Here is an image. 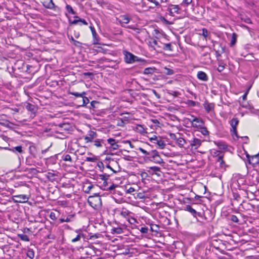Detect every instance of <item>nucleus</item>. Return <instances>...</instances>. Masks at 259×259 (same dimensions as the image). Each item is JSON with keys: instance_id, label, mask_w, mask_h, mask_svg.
<instances>
[{"instance_id": "nucleus-1", "label": "nucleus", "mask_w": 259, "mask_h": 259, "mask_svg": "<svg viewBox=\"0 0 259 259\" xmlns=\"http://www.w3.org/2000/svg\"><path fill=\"white\" fill-rule=\"evenodd\" d=\"M88 202L92 207L96 210H99L102 206L101 197L97 194L90 196L88 199Z\"/></svg>"}, {"instance_id": "nucleus-2", "label": "nucleus", "mask_w": 259, "mask_h": 259, "mask_svg": "<svg viewBox=\"0 0 259 259\" xmlns=\"http://www.w3.org/2000/svg\"><path fill=\"white\" fill-rule=\"evenodd\" d=\"M13 192V189L1 187V204H6L7 202H11L13 198L11 196Z\"/></svg>"}, {"instance_id": "nucleus-3", "label": "nucleus", "mask_w": 259, "mask_h": 259, "mask_svg": "<svg viewBox=\"0 0 259 259\" xmlns=\"http://www.w3.org/2000/svg\"><path fill=\"white\" fill-rule=\"evenodd\" d=\"M123 54L124 55V61L126 64H133L136 62H141L143 61L141 58H139L126 50L123 51Z\"/></svg>"}, {"instance_id": "nucleus-4", "label": "nucleus", "mask_w": 259, "mask_h": 259, "mask_svg": "<svg viewBox=\"0 0 259 259\" xmlns=\"http://www.w3.org/2000/svg\"><path fill=\"white\" fill-rule=\"evenodd\" d=\"M5 103V101H3V102H1V108H2L3 110H6V114L3 113V115L7 116L8 115H10L11 114H15L16 113H17L19 112V109L17 108H11L8 106H6L4 105V103Z\"/></svg>"}, {"instance_id": "nucleus-5", "label": "nucleus", "mask_w": 259, "mask_h": 259, "mask_svg": "<svg viewBox=\"0 0 259 259\" xmlns=\"http://www.w3.org/2000/svg\"><path fill=\"white\" fill-rule=\"evenodd\" d=\"M74 18H75V19L73 21L69 19V22L70 25L79 24L80 25H87L88 24V22L84 19H81L78 16H75Z\"/></svg>"}, {"instance_id": "nucleus-6", "label": "nucleus", "mask_w": 259, "mask_h": 259, "mask_svg": "<svg viewBox=\"0 0 259 259\" xmlns=\"http://www.w3.org/2000/svg\"><path fill=\"white\" fill-rule=\"evenodd\" d=\"M74 18H75V19L73 21L69 19V22L70 25L79 24L80 25H87L88 24V22L84 19H81L78 16H75Z\"/></svg>"}, {"instance_id": "nucleus-7", "label": "nucleus", "mask_w": 259, "mask_h": 259, "mask_svg": "<svg viewBox=\"0 0 259 259\" xmlns=\"http://www.w3.org/2000/svg\"><path fill=\"white\" fill-rule=\"evenodd\" d=\"M160 41H158L155 39H151L149 41L148 45L150 47L152 48L154 50L158 51L159 49H161L162 45L160 43Z\"/></svg>"}, {"instance_id": "nucleus-8", "label": "nucleus", "mask_w": 259, "mask_h": 259, "mask_svg": "<svg viewBox=\"0 0 259 259\" xmlns=\"http://www.w3.org/2000/svg\"><path fill=\"white\" fill-rule=\"evenodd\" d=\"M29 198L26 195H18L14 196L13 200L15 202L24 203L28 201Z\"/></svg>"}, {"instance_id": "nucleus-9", "label": "nucleus", "mask_w": 259, "mask_h": 259, "mask_svg": "<svg viewBox=\"0 0 259 259\" xmlns=\"http://www.w3.org/2000/svg\"><path fill=\"white\" fill-rule=\"evenodd\" d=\"M97 137V134L96 132L90 130L88 132V136L84 137V139L86 143L92 142H93V139Z\"/></svg>"}, {"instance_id": "nucleus-10", "label": "nucleus", "mask_w": 259, "mask_h": 259, "mask_svg": "<svg viewBox=\"0 0 259 259\" xmlns=\"http://www.w3.org/2000/svg\"><path fill=\"white\" fill-rule=\"evenodd\" d=\"M239 123V120L237 118H233L230 121V125L232 128L231 132L233 135L237 136V126Z\"/></svg>"}, {"instance_id": "nucleus-11", "label": "nucleus", "mask_w": 259, "mask_h": 259, "mask_svg": "<svg viewBox=\"0 0 259 259\" xmlns=\"http://www.w3.org/2000/svg\"><path fill=\"white\" fill-rule=\"evenodd\" d=\"M131 20V18L127 15H121L118 19L119 23L123 27V24H127Z\"/></svg>"}, {"instance_id": "nucleus-12", "label": "nucleus", "mask_w": 259, "mask_h": 259, "mask_svg": "<svg viewBox=\"0 0 259 259\" xmlns=\"http://www.w3.org/2000/svg\"><path fill=\"white\" fill-rule=\"evenodd\" d=\"M203 105L207 113H209L214 110V104L213 103H209L206 101L204 102Z\"/></svg>"}, {"instance_id": "nucleus-13", "label": "nucleus", "mask_w": 259, "mask_h": 259, "mask_svg": "<svg viewBox=\"0 0 259 259\" xmlns=\"http://www.w3.org/2000/svg\"><path fill=\"white\" fill-rule=\"evenodd\" d=\"M108 143L110 145L111 148L113 150H117L119 148L118 145L113 138H109L107 140Z\"/></svg>"}, {"instance_id": "nucleus-14", "label": "nucleus", "mask_w": 259, "mask_h": 259, "mask_svg": "<svg viewBox=\"0 0 259 259\" xmlns=\"http://www.w3.org/2000/svg\"><path fill=\"white\" fill-rule=\"evenodd\" d=\"M75 232L77 233L78 234H77V235L74 238H73L71 240V242L72 243H74V242H77V241H79L81 240V238H83L84 237L83 234L80 230H76L75 231Z\"/></svg>"}, {"instance_id": "nucleus-15", "label": "nucleus", "mask_w": 259, "mask_h": 259, "mask_svg": "<svg viewBox=\"0 0 259 259\" xmlns=\"http://www.w3.org/2000/svg\"><path fill=\"white\" fill-rule=\"evenodd\" d=\"M247 157L248 158V161L249 164L254 165L257 163V155L250 156L249 155L247 154Z\"/></svg>"}, {"instance_id": "nucleus-16", "label": "nucleus", "mask_w": 259, "mask_h": 259, "mask_svg": "<svg viewBox=\"0 0 259 259\" xmlns=\"http://www.w3.org/2000/svg\"><path fill=\"white\" fill-rule=\"evenodd\" d=\"M43 5L48 9H54L55 8V4L53 0H46L43 3Z\"/></svg>"}, {"instance_id": "nucleus-17", "label": "nucleus", "mask_w": 259, "mask_h": 259, "mask_svg": "<svg viewBox=\"0 0 259 259\" xmlns=\"http://www.w3.org/2000/svg\"><path fill=\"white\" fill-rule=\"evenodd\" d=\"M197 77L199 79L203 81H207L208 80V77L206 74L203 71H199L197 73Z\"/></svg>"}, {"instance_id": "nucleus-18", "label": "nucleus", "mask_w": 259, "mask_h": 259, "mask_svg": "<svg viewBox=\"0 0 259 259\" xmlns=\"http://www.w3.org/2000/svg\"><path fill=\"white\" fill-rule=\"evenodd\" d=\"M202 143V141L200 139L194 138L191 143V145L192 147H194L195 149L199 147Z\"/></svg>"}, {"instance_id": "nucleus-19", "label": "nucleus", "mask_w": 259, "mask_h": 259, "mask_svg": "<svg viewBox=\"0 0 259 259\" xmlns=\"http://www.w3.org/2000/svg\"><path fill=\"white\" fill-rule=\"evenodd\" d=\"M161 45H162L161 49L164 51H172V49L171 47V45L170 43L168 44H163L161 42H160Z\"/></svg>"}, {"instance_id": "nucleus-20", "label": "nucleus", "mask_w": 259, "mask_h": 259, "mask_svg": "<svg viewBox=\"0 0 259 259\" xmlns=\"http://www.w3.org/2000/svg\"><path fill=\"white\" fill-rule=\"evenodd\" d=\"M169 6L171 7V8H169V11L171 14L173 13H179L180 8L178 5H170Z\"/></svg>"}, {"instance_id": "nucleus-21", "label": "nucleus", "mask_w": 259, "mask_h": 259, "mask_svg": "<svg viewBox=\"0 0 259 259\" xmlns=\"http://www.w3.org/2000/svg\"><path fill=\"white\" fill-rule=\"evenodd\" d=\"M150 160L151 161H153V162H154L155 163L160 164V163H163V159L161 158V157H160L159 154L158 155L154 157L152 159H150Z\"/></svg>"}, {"instance_id": "nucleus-22", "label": "nucleus", "mask_w": 259, "mask_h": 259, "mask_svg": "<svg viewBox=\"0 0 259 259\" xmlns=\"http://www.w3.org/2000/svg\"><path fill=\"white\" fill-rule=\"evenodd\" d=\"M131 213H132V212L130 211L123 207L120 212V215L124 218L128 217Z\"/></svg>"}, {"instance_id": "nucleus-23", "label": "nucleus", "mask_w": 259, "mask_h": 259, "mask_svg": "<svg viewBox=\"0 0 259 259\" xmlns=\"http://www.w3.org/2000/svg\"><path fill=\"white\" fill-rule=\"evenodd\" d=\"M185 210H187L190 212L194 217H196L197 212L193 209L190 205H187L185 207Z\"/></svg>"}, {"instance_id": "nucleus-24", "label": "nucleus", "mask_w": 259, "mask_h": 259, "mask_svg": "<svg viewBox=\"0 0 259 259\" xmlns=\"http://www.w3.org/2000/svg\"><path fill=\"white\" fill-rule=\"evenodd\" d=\"M25 107L28 111H30L31 113H34L35 111V106L30 103H27Z\"/></svg>"}, {"instance_id": "nucleus-25", "label": "nucleus", "mask_w": 259, "mask_h": 259, "mask_svg": "<svg viewBox=\"0 0 259 259\" xmlns=\"http://www.w3.org/2000/svg\"><path fill=\"white\" fill-rule=\"evenodd\" d=\"M134 129L141 134L146 133L144 127L140 124L137 125Z\"/></svg>"}, {"instance_id": "nucleus-26", "label": "nucleus", "mask_w": 259, "mask_h": 259, "mask_svg": "<svg viewBox=\"0 0 259 259\" xmlns=\"http://www.w3.org/2000/svg\"><path fill=\"white\" fill-rule=\"evenodd\" d=\"M176 141H177V143L178 145V146L181 148L183 147L184 145L186 143V141L184 139H183L182 138H179L177 139Z\"/></svg>"}, {"instance_id": "nucleus-27", "label": "nucleus", "mask_w": 259, "mask_h": 259, "mask_svg": "<svg viewBox=\"0 0 259 259\" xmlns=\"http://www.w3.org/2000/svg\"><path fill=\"white\" fill-rule=\"evenodd\" d=\"M154 143L157 144V145L161 149H163L165 146V142L162 140L160 138L158 139L156 142H154Z\"/></svg>"}, {"instance_id": "nucleus-28", "label": "nucleus", "mask_w": 259, "mask_h": 259, "mask_svg": "<svg viewBox=\"0 0 259 259\" xmlns=\"http://www.w3.org/2000/svg\"><path fill=\"white\" fill-rule=\"evenodd\" d=\"M9 150L12 151L14 152H17L19 153H22L23 152L21 146H18L15 147H13L12 149H10Z\"/></svg>"}, {"instance_id": "nucleus-29", "label": "nucleus", "mask_w": 259, "mask_h": 259, "mask_svg": "<svg viewBox=\"0 0 259 259\" xmlns=\"http://www.w3.org/2000/svg\"><path fill=\"white\" fill-rule=\"evenodd\" d=\"M69 94L73 95L76 97H82L86 94V93L85 92H83L81 93H79L77 92H69Z\"/></svg>"}, {"instance_id": "nucleus-30", "label": "nucleus", "mask_w": 259, "mask_h": 259, "mask_svg": "<svg viewBox=\"0 0 259 259\" xmlns=\"http://www.w3.org/2000/svg\"><path fill=\"white\" fill-rule=\"evenodd\" d=\"M27 256L31 259H32L34 257V252L33 249L28 248L26 253Z\"/></svg>"}, {"instance_id": "nucleus-31", "label": "nucleus", "mask_w": 259, "mask_h": 259, "mask_svg": "<svg viewBox=\"0 0 259 259\" xmlns=\"http://www.w3.org/2000/svg\"><path fill=\"white\" fill-rule=\"evenodd\" d=\"M186 104L190 107H194L198 105L199 103L192 100H188L186 102Z\"/></svg>"}, {"instance_id": "nucleus-32", "label": "nucleus", "mask_w": 259, "mask_h": 259, "mask_svg": "<svg viewBox=\"0 0 259 259\" xmlns=\"http://www.w3.org/2000/svg\"><path fill=\"white\" fill-rule=\"evenodd\" d=\"M65 9L67 11V12L69 14H76V12L73 10L72 7L69 5L67 4L66 5Z\"/></svg>"}, {"instance_id": "nucleus-33", "label": "nucleus", "mask_w": 259, "mask_h": 259, "mask_svg": "<svg viewBox=\"0 0 259 259\" xmlns=\"http://www.w3.org/2000/svg\"><path fill=\"white\" fill-rule=\"evenodd\" d=\"M149 153H150L149 155H150V156L149 157V160H150V159H152L154 157L159 155L158 151L155 150H152L151 152H149Z\"/></svg>"}, {"instance_id": "nucleus-34", "label": "nucleus", "mask_w": 259, "mask_h": 259, "mask_svg": "<svg viewBox=\"0 0 259 259\" xmlns=\"http://www.w3.org/2000/svg\"><path fill=\"white\" fill-rule=\"evenodd\" d=\"M189 120L193 123L194 122H196L199 123H203V121L202 119H200L196 117H194V116H192V119H189Z\"/></svg>"}, {"instance_id": "nucleus-35", "label": "nucleus", "mask_w": 259, "mask_h": 259, "mask_svg": "<svg viewBox=\"0 0 259 259\" xmlns=\"http://www.w3.org/2000/svg\"><path fill=\"white\" fill-rule=\"evenodd\" d=\"M104 143V140L102 139H97L94 141V145L97 147H102V143Z\"/></svg>"}, {"instance_id": "nucleus-36", "label": "nucleus", "mask_w": 259, "mask_h": 259, "mask_svg": "<svg viewBox=\"0 0 259 259\" xmlns=\"http://www.w3.org/2000/svg\"><path fill=\"white\" fill-rule=\"evenodd\" d=\"M155 68H146L144 70V74H152L154 72Z\"/></svg>"}, {"instance_id": "nucleus-37", "label": "nucleus", "mask_w": 259, "mask_h": 259, "mask_svg": "<svg viewBox=\"0 0 259 259\" xmlns=\"http://www.w3.org/2000/svg\"><path fill=\"white\" fill-rule=\"evenodd\" d=\"M19 237L21 239V240L24 241H29V238L27 236V235L22 234H18Z\"/></svg>"}, {"instance_id": "nucleus-38", "label": "nucleus", "mask_w": 259, "mask_h": 259, "mask_svg": "<svg viewBox=\"0 0 259 259\" xmlns=\"http://www.w3.org/2000/svg\"><path fill=\"white\" fill-rule=\"evenodd\" d=\"M217 162L220 163L221 167H223L225 165V162L223 160V155H219L217 158Z\"/></svg>"}, {"instance_id": "nucleus-39", "label": "nucleus", "mask_w": 259, "mask_h": 259, "mask_svg": "<svg viewBox=\"0 0 259 259\" xmlns=\"http://www.w3.org/2000/svg\"><path fill=\"white\" fill-rule=\"evenodd\" d=\"M81 98H82V103L80 106H85L87 104H88L89 103V100L87 97L83 96Z\"/></svg>"}, {"instance_id": "nucleus-40", "label": "nucleus", "mask_w": 259, "mask_h": 259, "mask_svg": "<svg viewBox=\"0 0 259 259\" xmlns=\"http://www.w3.org/2000/svg\"><path fill=\"white\" fill-rule=\"evenodd\" d=\"M123 232V230L121 228H114L112 229V233H117V234H121Z\"/></svg>"}, {"instance_id": "nucleus-41", "label": "nucleus", "mask_w": 259, "mask_h": 259, "mask_svg": "<svg viewBox=\"0 0 259 259\" xmlns=\"http://www.w3.org/2000/svg\"><path fill=\"white\" fill-rule=\"evenodd\" d=\"M149 169L152 170L153 172H155V174L159 176V175L157 174V171H160V168L157 166H150Z\"/></svg>"}, {"instance_id": "nucleus-42", "label": "nucleus", "mask_w": 259, "mask_h": 259, "mask_svg": "<svg viewBox=\"0 0 259 259\" xmlns=\"http://www.w3.org/2000/svg\"><path fill=\"white\" fill-rule=\"evenodd\" d=\"M200 35H202L205 39H206L208 35V30L206 28H203L202 29V32L200 33Z\"/></svg>"}, {"instance_id": "nucleus-43", "label": "nucleus", "mask_w": 259, "mask_h": 259, "mask_svg": "<svg viewBox=\"0 0 259 259\" xmlns=\"http://www.w3.org/2000/svg\"><path fill=\"white\" fill-rule=\"evenodd\" d=\"M236 41V34L235 33H233L231 41L230 42L231 46H234L235 44Z\"/></svg>"}, {"instance_id": "nucleus-44", "label": "nucleus", "mask_w": 259, "mask_h": 259, "mask_svg": "<svg viewBox=\"0 0 259 259\" xmlns=\"http://www.w3.org/2000/svg\"><path fill=\"white\" fill-rule=\"evenodd\" d=\"M63 159L65 161H72L71 157L69 154H66L64 155L63 158Z\"/></svg>"}, {"instance_id": "nucleus-45", "label": "nucleus", "mask_w": 259, "mask_h": 259, "mask_svg": "<svg viewBox=\"0 0 259 259\" xmlns=\"http://www.w3.org/2000/svg\"><path fill=\"white\" fill-rule=\"evenodd\" d=\"M217 145L220 147V148L221 149H225L227 148V146L226 145V144H225V143H221V142H218L217 143Z\"/></svg>"}, {"instance_id": "nucleus-46", "label": "nucleus", "mask_w": 259, "mask_h": 259, "mask_svg": "<svg viewBox=\"0 0 259 259\" xmlns=\"http://www.w3.org/2000/svg\"><path fill=\"white\" fill-rule=\"evenodd\" d=\"M230 220L234 222V223H238L239 222V219H238V218L237 217V216L235 215H231V218H230Z\"/></svg>"}, {"instance_id": "nucleus-47", "label": "nucleus", "mask_w": 259, "mask_h": 259, "mask_svg": "<svg viewBox=\"0 0 259 259\" xmlns=\"http://www.w3.org/2000/svg\"><path fill=\"white\" fill-rule=\"evenodd\" d=\"M127 220L131 224H134L137 222V220L135 218H133V217H130L129 218H128Z\"/></svg>"}, {"instance_id": "nucleus-48", "label": "nucleus", "mask_w": 259, "mask_h": 259, "mask_svg": "<svg viewBox=\"0 0 259 259\" xmlns=\"http://www.w3.org/2000/svg\"><path fill=\"white\" fill-rule=\"evenodd\" d=\"M96 159H97L95 157H87L86 158L85 160L87 161H89V162H95L96 160Z\"/></svg>"}, {"instance_id": "nucleus-49", "label": "nucleus", "mask_w": 259, "mask_h": 259, "mask_svg": "<svg viewBox=\"0 0 259 259\" xmlns=\"http://www.w3.org/2000/svg\"><path fill=\"white\" fill-rule=\"evenodd\" d=\"M165 69L166 70V74L167 75H172L174 73V71L170 69L165 68Z\"/></svg>"}, {"instance_id": "nucleus-50", "label": "nucleus", "mask_w": 259, "mask_h": 259, "mask_svg": "<svg viewBox=\"0 0 259 259\" xmlns=\"http://www.w3.org/2000/svg\"><path fill=\"white\" fill-rule=\"evenodd\" d=\"M50 218L53 220H56L57 219V217L56 216V214L54 212H51L50 214Z\"/></svg>"}, {"instance_id": "nucleus-51", "label": "nucleus", "mask_w": 259, "mask_h": 259, "mask_svg": "<svg viewBox=\"0 0 259 259\" xmlns=\"http://www.w3.org/2000/svg\"><path fill=\"white\" fill-rule=\"evenodd\" d=\"M140 230L142 233H147L148 231V229L147 227H142Z\"/></svg>"}, {"instance_id": "nucleus-52", "label": "nucleus", "mask_w": 259, "mask_h": 259, "mask_svg": "<svg viewBox=\"0 0 259 259\" xmlns=\"http://www.w3.org/2000/svg\"><path fill=\"white\" fill-rule=\"evenodd\" d=\"M139 150L144 154L146 155H149L150 153H149V152H147L146 150H144V149H143L141 147H140L139 148Z\"/></svg>"}, {"instance_id": "nucleus-53", "label": "nucleus", "mask_w": 259, "mask_h": 259, "mask_svg": "<svg viewBox=\"0 0 259 259\" xmlns=\"http://www.w3.org/2000/svg\"><path fill=\"white\" fill-rule=\"evenodd\" d=\"M158 139V137L156 135H153L152 137L149 138V140L151 142L155 141Z\"/></svg>"}, {"instance_id": "nucleus-54", "label": "nucleus", "mask_w": 259, "mask_h": 259, "mask_svg": "<svg viewBox=\"0 0 259 259\" xmlns=\"http://www.w3.org/2000/svg\"><path fill=\"white\" fill-rule=\"evenodd\" d=\"M100 179L103 181H106L108 179V176L106 175V174L104 175H101L100 176Z\"/></svg>"}, {"instance_id": "nucleus-55", "label": "nucleus", "mask_w": 259, "mask_h": 259, "mask_svg": "<svg viewBox=\"0 0 259 259\" xmlns=\"http://www.w3.org/2000/svg\"><path fill=\"white\" fill-rule=\"evenodd\" d=\"M201 133L203 135H207L208 134V131L207 130L206 128L205 127H203L202 128V130L201 131Z\"/></svg>"}, {"instance_id": "nucleus-56", "label": "nucleus", "mask_w": 259, "mask_h": 259, "mask_svg": "<svg viewBox=\"0 0 259 259\" xmlns=\"http://www.w3.org/2000/svg\"><path fill=\"white\" fill-rule=\"evenodd\" d=\"M192 2V0H183V4H186L187 6L190 5Z\"/></svg>"}, {"instance_id": "nucleus-57", "label": "nucleus", "mask_w": 259, "mask_h": 259, "mask_svg": "<svg viewBox=\"0 0 259 259\" xmlns=\"http://www.w3.org/2000/svg\"><path fill=\"white\" fill-rule=\"evenodd\" d=\"M70 221V220L68 218H67L66 219H60V222L61 223H63V222H69Z\"/></svg>"}, {"instance_id": "nucleus-58", "label": "nucleus", "mask_w": 259, "mask_h": 259, "mask_svg": "<svg viewBox=\"0 0 259 259\" xmlns=\"http://www.w3.org/2000/svg\"><path fill=\"white\" fill-rule=\"evenodd\" d=\"M135 191V189L133 187H130L129 189H128L126 191V193H131L132 192H134Z\"/></svg>"}, {"instance_id": "nucleus-59", "label": "nucleus", "mask_w": 259, "mask_h": 259, "mask_svg": "<svg viewBox=\"0 0 259 259\" xmlns=\"http://www.w3.org/2000/svg\"><path fill=\"white\" fill-rule=\"evenodd\" d=\"M251 87H250L248 89V90L242 96V99L243 100H246V97H247V95L248 94V91L250 90Z\"/></svg>"}, {"instance_id": "nucleus-60", "label": "nucleus", "mask_w": 259, "mask_h": 259, "mask_svg": "<svg viewBox=\"0 0 259 259\" xmlns=\"http://www.w3.org/2000/svg\"><path fill=\"white\" fill-rule=\"evenodd\" d=\"M148 1L154 4L156 6H159V3L156 0H148Z\"/></svg>"}, {"instance_id": "nucleus-61", "label": "nucleus", "mask_w": 259, "mask_h": 259, "mask_svg": "<svg viewBox=\"0 0 259 259\" xmlns=\"http://www.w3.org/2000/svg\"><path fill=\"white\" fill-rule=\"evenodd\" d=\"M219 155H223L221 154V152L219 151H216L213 153V156H219Z\"/></svg>"}, {"instance_id": "nucleus-62", "label": "nucleus", "mask_w": 259, "mask_h": 259, "mask_svg": "<svg viewBox=\"0 0 259 259\" xmlns=\"http://www.w3.org/2000/svg\"><path fill=\"white\" fill-rule=\"evenodd\" d=\"M225 67L223 65H219L218 68V70L219 72H222L224 69Z\"/></svg>"}, {"instance_id": "nucleus-63", "label": "nucleus", "mask_w": 259, "mask_h": 259, "mask_svg": "<svg viewBox=\"0 0 259 259\" xmlns=\"http://www.w3.org/2000/svg\"><path fill=\"white\" fill-rule=\"evenodd\" d=\"M93 186L92 185H89L87 188V190L85 191V192L89 193V191L93 188Z\"/></svg>"}, {"instance_id": "nucleus-64", "label": "nucleus", "mask_w": 259, "mask_h": 259, "mask_svg": "<svg viewBox=\"0 0 259 259\" xmlns=\"http://www.w3.org/2000/svg\"><path fill=\"white\" fill-rule=\"evenodd\" d=\"M152 92L157 98L159 99L160 98V96L156 92L155 90H152Z\"/></svg>"}]
</instances>
